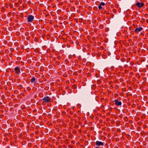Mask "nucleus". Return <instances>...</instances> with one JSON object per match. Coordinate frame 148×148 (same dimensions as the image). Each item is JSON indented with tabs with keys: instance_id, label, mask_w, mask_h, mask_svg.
<instances>
[{
	"instance_id": "obj_1",
	"label": "nucleus",
	"mask_w": 148,
	"mask_h": 148,
	"mask_svg": "<svg viewBox=\"0 0 148 148\" xmlns=\"http://www.w3.org/2000/svg\"><path fill=\"white\" fill-rule=\"evenodd\" d=\"M50 99L51 98L48 96L45 97H44L42 99V100L43 101L42 103L43 102L49 103L50 101Z\"/></svg>"
},
{
	"instance_id": "obj_2",
	"label": "nucleus",
	"mask_w": 148,
	"mask_h": 148,
	"mask_svg": "<svg viewBox=\"0 0 148 148\" xmlns=\"http://www.w3.org/2000/svg\"><path fill=\"white\" fill-rule=\"evenodd\" d=\"M34 19V17L31 15H29L27 18V22H31Z\"/></svg>"
},
{
	"instance_id": "obj_3",
	"label": "nucleus",
	"mask_w": 148,
	"mask_h": 148,
	"mask_svg": "<svg viewBox=\"0 0 148 148\" xmlns=\"http://www.w3.org/2000/svg\"><path fill=\"white\" fill-rule=\"evenodd\" d=\"M14 71L17 74H18L20 73V68L18 66L14 68Z\"/></svg>"
},
{
	"instance_id": "obj_4",
	"label": "nucleus",
	"mask_w": 148,
	"mask_h": 148,
	"mask_svg": "<svg viewBox=\"0 0 148 148\" xmlns=\"http://www.w3.org/2000/svg\"><path fill=\"white\" fill-rule=\"evenodd\" d=\"M144 4L143 3L138 2L136 3V5L139 8H141L144 6Z\"/></svg>"
},
{
	"instance_id": "obj_5",
	"label": "nucleus",
	"mask_w": 148,
	"mask_h": 148,
	"mask_svg": "<svg viewBox=\"0 0 148 148\" xmlns=\"http://www.w3.org/2000/svg\"><path fill=\"white\" fill-rule=\"evenodd\" d=\"M143 28L141 27H139L136 28L134 30V32L137 33H138L139 32H140L143 30Z\"/></svg>"
},
{
	"instance_id": "obj_6",
	"label": "nucleus",
	"mask_w": 148,
	"mask_h": 148,
	"mask_svg": "<svg viewBox=\"0 0 148 148\" xmlns=\"http://www.w3.org/2000/svg\"><path fill=\"white\" fill-rule=\"evenodd\" d=\"M115 104L117 106H121V102L120 101H119L117 99H115L114 100Z\"/></svg>"
},
{
	"instance_id": "obj_7",
	"label": "nucleus",
	"mask_w": 148,
	"mask_h": 148,
	"mask_svg": "<svg viewBox=\"0 0 148 148\" xmlns=\"http://www.w3.org/2000/svg\"><path fill=\"white\" fill-rule=\"evenodd\" d=\"M96 145L98 146H103V143L101 142L97 141L96 142Z\"/></svg>"
},
{
	"instance_id": "obj_8",
	"label": "nucleus",
	"mask_w": 148,
	"mask_h": 148,
	"mask_svg": "<svg viewBox=\"0 0 148 148\" xmlns=\"http://www.w3.org/2000/svg\"><path fill=\"white\" fill-rule=\"evenodd\" d=\"M105 4L104 2H101L100 3L99 5L98 6V8H99V10L101 9L102 8L101 6H104L105 5Z\"/></svg>"
},
{
	"instance_id": "obj_9",
	"label": "nucleus",
	"mask_w": 148,
	"mask_h": 148,
	"mask_svg": "<svg viewBox=\"0 0 148 148\" xmlns=\"http://www.w3.org/2000/svg\"><path fill=\"white\" fill-rule=\"evenodd\" d=\"M36 80V78L35 77H33L31 79V83H35V81Z\"/></svg>"
},
{
	"instance_id": "obj_10",
	"label": "nucleus",
	"mask_w": 148,
	"mask_h": 148,
	"mask_svg": "<svg viewBox=\"0 0 148 148\" xmlns=\"http://www.w3.org/2000/svg\"><path fill=\"white\" fill-rule=\"evenodd\" d=\"M103 28V25L102 24H100L99 26V28L100 29H102Z\"/></svg>"
},
{
	"instance_id": "obj_11",
	"label": "nucleus",
	"mask_w": 148,
	"mask_h": 148,
	"mask_svg": "<svg viewBox=\"0 0 148 148\" xmlns=\"http://www.w3.org/2000/svg\"><path fill=\"white\" fill-rule=\"evenodd\" d=\"M72 88L73 89H75L77 88V86L75 85H74L72 86Z\"/></svg>"
},
{
	"instance_id": "obj_12",
	"label": "nucleus",
	"mask_w": 148,
	"mask_h": 148,
	"mask_svg": "<svg viewBox=\"0 0 148 148\" xmlns=\"http://www.w3.org/2000/svg\"><path fill=\"white\" fill-rule=\"evenodd\" d=\"M31 88L29 87H28L27 88V90L28 91H29L31 90Z\"/></svg>"
},
{
	"instance_id": "obj_13",
	"label": "nucleus",
	"mask_w": 148,
	"mask_h": 148,
	"mask_svg": "<svg viewBox=\"0 0 148 148\" xmlns=\"http://www.w3.org/2000/svg\"><path fill=\"white\" fill-rule=\"evenodd\" d=\"M22 75L23 77H25L26 76V74L25 73H23Z\"/></svg>"
},
{
	"instance_id": "obj_14",
	"label": "nucleus",
	"mask_w": 148,
	"mask_h": 148,
	"mask_svg": "<svg viewBox=\"0 0 148 148\" xmlns=\"http://www.w3.org/2000/svg\"><path fill=\"white\" fill-rule=\"evenodd\" d=\"M115 88L116 89H117L118 88H119V86L118 85H116L115 86Z\"/></svg>"
},
{
	"instance_id": "obj_15",
	"label": "nucleus",
	"mask_w": 148,
	"mask_h": 148,
	"mask_svg": "<svg viewBox=\"0 0 148 148\" xmlns=\"http://www.w3.org/2000/svg\"><path fill=\"white\" fill-rule=\"evenodd\" d=\"M60 12V10H58V11H57V12H59H59Z\"/></svg>"
},
{
	"instance_id": "obj_16",
	"label": "nucleus",
	"mask_w": 148,
	"mask_h": 148,
	"mask_svg": "<svg viewBox=\"0 0 148 148\" xmlns=\"http://www.w3.org/2000/svg\"><path fill=\"white\" fill-rule=\"evenodd\" d=\"M95 148H99V147H96Z\"/></svg>"
},
{
	"instance_id": "obj_17",
	"label": "nucleus",
	"mask_w": 148,
	"mask_h": 148,
	"mask_svg": "<svg viewBox=\"0 0 148 148\" xmlns=\"http://www.w3.org/2000/svg\"><path fill=\"white\" fill-rule=\"evenodd\" d=\"M94 9H95V8H97V7H94Z\"/></svg>"
},
{
	"instance_id": "obj_18",
	"label": "nucleus",
	"mask_w": 148,
	"mask_h": 148,
	"mask_svg": "<svg viewBox=\"0 0 148 148\" xmlns=\"http://www.w3.org/2000/svg\"><path fill=\"white\" fill-rule=\"evenodd\" d=\"M50 115H51L50 114H48V116H49Z\"/></svg>"
},
{
	"instance_id": "obj_19",
	"label": "nucleus",
	"mask_w": 148,
	"mask_h": 148,
	"mask_svg": "<svg viewBox=\"0 0 148 148\" xmlns=\"http://www.w3.org/2000/svg\"><path fill=\"white\" fill-rule=\"evenodd\" d=\"M1 71V70L0 69V72Z\"/></svg>"
}]
</instances>
